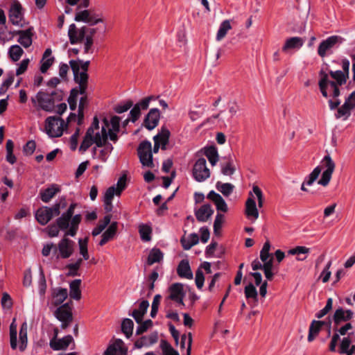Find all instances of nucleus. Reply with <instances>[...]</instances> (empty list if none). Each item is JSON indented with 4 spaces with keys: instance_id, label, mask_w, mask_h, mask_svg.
<instances>
[{
    "instance_id": "38",
    "label": "nucleus",
    "mask_w": 355,
    "mask_h": 355,
    "mask_svg": "<svg viewBox=\"0 0 355 355\" xmlns=\"http://www.w3.org/2000/svg\"><path fill=\"white\" fill-rule=\"evenodd\" d=\"M139 232L141 239L144 241H149L151 240L152 228L146 224H140L139 225Z\"/></svg>"
},
{
    "instance_id": "34",
    "label": "nucleus",
    "mask_w": 355,
    "mask_h": 355,
    "mask_svg": "<svg viewBox=\"0 0 355 355\" xmlns=\"http://www.w3.org/2000/svg\"><path fill=\"white\" fill-rule=\"evenodd\" d=\"M19 337V349L21 352H24L27 347V343H28L27 324L26 322H24L21 326Z\"/></svg>"
},
{
    "instance_id": "4",
    "label": "nucleus",
    "mask_w": 355,
    "mask_h": 355,
    "mask_svg": "<svg viewBox=\"0 0 355 355\" xmlns=\"http://www.w3.org/2000/svg\"><path fill=\"white\" fill-rule=\"evenodd\" d=\"M137 155L143 166L150 168L155 166L153 160L152 145L149 141L144 140L139 144Z\"/></svg>"
},
{
    "instance_id": "50",
    "label": "nucleus",
    "mask_w": 355,
    "mask_h": 355,
    "mask_svg": "<svg viewBox=\"0 0 355 355\" xmlns=\"http://www.w3.org/2000/svg\"><path fill=\"white\" fill-rule=\"evenodd\" d=\"M235 171L236 168L232 159H229L225 164L221 166V173L224 175H232L234 173Z\"/></svg>"
},
{
    "instance_id": "54",
    "label": "nucleus",
    "mask_w": 355,
    "mask_h": 355,
    "mask_svg": "<svg viewBox=\"0 0 355 355\" xmlns=\"http://www.w3.org/2000/svg\"><path fill=\"white\" fill-rule=\"evenodd\" d=\"M133 105V102L131 100L127 101L123 104L117 105L114 107V111L118 114H121L128 111Z\"/></svg>"
},
{
    "instance_id": "48",
    "label": "nucleus",
    "mask_w": 355,
    "mask_h": 355,
    "mask_svg": "<svg viewBox=\"0 0 355 355\" xmlns=\"http://www.w3.org/2000/svg\"><path fill=\"white\" fill-rule=\"evenodd\" d=\"M113 148H114L112 145L110 143H108L103 147V149L100 150L98 158L103 162H106L110 153H111Z\"/></svg>"
},
{
    "instance_id": "55",
    "label": "nucleus",
    "mask_w": 355,
    "mask_h": 355,
    "mask_svg": "<svg viewBox=\"0 0 355 355\" xmlns=\"http://www.w3.org/2000/svg\"><path fill=\"white\" fill-rule=\"evenodd\" d=\"M93 144L94 139L84 137L78 150L81 153H84L92 146Z\"/></svg>"
},
{
    "instance_id": "6",
    "label": "nucleus",
    "mask_w": 355,
    "mask_h": 355,
    "mask_svg": "<svg viewBox=\"0 0 355 355\" xmlns=\"http://www.w3.org/2000/svg\"><path fill=\"white\" fill-rule=\"evenodd\" d=\"M193 177L198 182H204L210 177V171L207 166L206 159L203 157L199 158L193 167Z\"/></svg>"
},
{
    "instance_id": "51",
    "label": "nucleus",
    "mask_w": 355,
    "mask_h": 355,
    "mask_svg": "<svg viewBox=\"0 0 355 355\" xmlns=\"http://www.w3.org/2000/svg\"><path fill=\"white\" fill-rule=\"evenodd\" d=\"M70 220L71 218L69 217H67L66 215L62 214V216L56 220L57 225L60 230H67L69 226Z\"/></svg>"
},
{
    "instance_id": "19",
    "label": "nucleus",
    "mask_w": 355,
    "mask_h": 355,
    "mask_svg": "<svg viewBox=\"0 0 355 355\" xmlns=\"http://www.w3.org/2000/svg\"><path fill=\"white\" fill-rule=\"evenodd\" d=\"M33 27H30L26 30H21L16 31V34L19 35L17 42L21 44L24 48H28L33 42L32 36Z\"/></svg>"
},
{
    "instance_id": "36",
    "label": "nucleus",
    "mask_w": 355,
    "mask_h": 355,
    "mask_svg": "<svg viewBox=\"0 0 355 355\" xmlns=\"http://www.w3.org/2000/svg\"><path fill=\"white\" fill-rule=\"evenodd\" d=\"M111 220V215H106L103 220L98 222L97 226L93 230L92 234L94 236L100 234L103 230L109 225Z\"/></svg>"
},
{
    "instance_id": "42",
    "label": "nucleus",
    "mask_w": 355,
    "mask_h": 355,
    "mask_svg": "<svg viewBox=\"0 0 355 355\" xmlns=\"http://www.w3.org/2000/svg\"><path fill=\"white\" fill-rule=\"evenodd\" d=\"M232 26L228 20H225L224 21H223L216 35V40L218 41H220L222 39H223L225 37L227 31L230 30Z\"/></svg>"
},
{
    "instance_id": "11",
    "label": "nucleus",
    "mask_w": 355,
    "mask_h": 355,
    "mask_svg": "<svg viewBox=\"0 0 355 355\" xmlns=\"http://www.w3.org/2000/svg\"><path fill=\"white\" fill-rule=\"evenodd\" d=\"M126 176L122 175L117 181L116 185L109 187L105 191L104 200H112L114 196L119 197L121 192L126 188Z\"/></svg>"
},
{
    "instance_id": "37",
    "label": "nucleus",
    "mask_w": 355,
    "mask_h": 355,
    "mask_svg": "<svg viewBox=\"0 0 355 355\" xmlns=\"http://www.w3.org/2000/svg\"><path fill=\"white\" fill-rule=\"evenodd\" d=\"M216 187L225 197H228L233 191L234 186L231 183H222L218 182Z\"/></svg>"
},
{
    "instance_id": "45",
    "label": "nucleus",
    "mask_w": 355,
    "mask_h": 355,
    "mask_svg": "<svg viewBox=\"0 0 355 355\" xmlns=\"http://www.w3.org/2000/svg\"><path fill=\"white\" fill-rule=\"evenodd\" d=\"M55 318L60 320H73V315L71 310H62L59 312V309H57L54 313Z\"/></svg>"
},
{
    "instance_id": "35",
    "label": "nucleus",
    "mask_w": 355,
    "mask_h": 355,
    "mask_svg": "<svg viewBox=\"0 0 355 355\" xmlns=\"http://www.w3.org/2000/svg\"><path fill=\"white\" fill-rule=\"evenodd\" d=\"M320 322H318V320H313L309 329V335L307 340L309 342H312L315 338L318 336L319 332L321 330V327L320 326Z\"/></svg>"
},
{
    "instance_id": "41",
    "label": "nucleus",
    "mask_w": 355,
    "mask_h": 355,
    "mask_svg": "<svg viewBox=\"0 0 355 355\" xmlns=\"http://www.w3.org/2000/svg\"><path fill=\"white\" fill-rule=\"evenodd\" d=\"M10 58L14 61H18L22 54L24 53L23 49L19 45H12L10 47L8 51Z\"/></svg>"
},
{
    "instance_id": "9",
    "label": "nucleus",
    "mask_w": 355,
    "mask_h": 355,
    "mask_svg": "<svg viewBox=\"0 0 355 355\" xmlns=\"http://www.w3.org/2000/svg\"><path fill=\"white\" fill-rule=\"evenodd\" d=\"M78 69L73 68V80L74 82L78 85V87H76L73 88L71 90H74L76 92V98H78V96L79 94L83 96H87V89L88 87V80L89 75H86L85 73H82L79 77L77 76Z\"/></svg>"
},
{
    "instance_id": "43",
    "label": "nucleus",
    "mask_w": 355,
    "mask_h": 355,
    "mask_svg": "<svg viewBox=\"0 0 355 355\" xmlns=\"http://www.w3.org/2000/svg\"><path fill=\"white\" fill-rule=\"evenodd\" d=\"M351 112L352 110L348 107L347 105L344 103L343 105L338 108L335 117L337 119L343 117V120H347L351 115Z\"/></svg>"
},
{
    "instance_id": "33",
    "label": "nucleus",
    "mask_w": 355,
    "mask_h": 355,
    "mask_svg": "<svg viewBox=\"0 0 355 355\" xmlns=\"http://www.w3.org/2000/svg\"><path fill=\"white\" fill-rule=\"evenodd\" d=\"M164 257V254L159 248H153L148 254L147 259V263L149 266L153 265L155 263L160 262Z\"/></svg>"
},
{
    "instance_id": "53",
    "label": "nucleus",
    "mask_w": 355,
    "mask_h": 355,
    "mask_svg": "<svg viewBox=\"0 0 355 355\" xmlns=\"http://www.w3.org/2000/svg\"><path fill=\"white\" fill-rule=\"evenodd\" d=\"M137 327L136 330L137 335H141L148 330L153 325V321L151 320H146L144 322H141Z\"/></svg>"
},
{
    "instance_id": "60",
    "label": "nucleus",
    "mask_w": 355,
    "mask_h": 355,
    "mask_svg": "<svg viewBox=\"0 0 355 355\" xmlns=\"http://www.w3.org/2000/svg\"><path fill=\"white\" fill-rule=\"evenodd\" d=\"M54 62V58H49L47 59L41 60V67H40V71L42 73H45L48 69L51 67V66L53 64Z\"/></svg>"
},
{
    "instance_id": "29",
    "label": "nucleus",
    "mask_w": 355,
    "mask_h": 355,
    "mask_svg": "<svg viewBox=\"0 0 355 355\" xmlns=\"http://www.w3.org/2000/svg\"><path fill=\"white\" fill-rule=\"evenodd\" d=\"M60 192V187L58 184H51L49 187L42 189L40 195L41 200H51L55 196V195Z\"/></svg>"
},
{
    "instance_id": "18",
    "label": "nucleus",
    "mask_w": 355,
    "mask_h": 355,
    "mask_svg": "<svg viewBox=\"0 0 355 355\" xmlns=\"http://www.w3.org/2000/svg\"><path fill=\"white\" fill-rule=\"evenodd\" d=\"M214 214V209L209 204L202 205L199 209H195V216L199 222H206Z\"/></svg>"
},
{
    "instance_id": "14",
    "label": "nucleus",
    "mask_w": 355,
    "mask_h": 355,
    "mask_svg": "<svg viewBox=\"0 0 355 355\" xmlns=\"http://www.w3.org/2000/svg\"><path fill=\"white\" fill-rule=\"evenodd\" d=\"M159 118V110L157 108H152L145 116L143 125L148 130H152L157 126Z\"/></svg>"
},
{
    "instance_id": "26",
    "label": "nucleus",
    "mask_w": 355,
    "mask_h": 355,
    "mask_svg": "<svg viewBox=\"0 0 355 355\" xmlns=\"http://www.w3.org/2000/svg\"><path fill=\"white\" fill-rule=\"evenodd\" d=\"M118 224L116 222L112 223L108 228L102 234V239L99 242L101 246L106 244L110 240L112 239L117 231Z\"/></svg>"
},
{
    "instance_id": "2",
    "label": "nucleus",
    "mask_w": 355,
    "mask_h": 355,
    "mask_svg": "<svg viewBox=\"0 0 355 355\" xmlns=\"http://www.w3.org/2000/svg\"><path fill=\"white\" fill-rule=\"evenodd\" d=\"M335 167L336 164L332 160L331 156L327 154L322 159L321 166H316L305 178L302 184L301 189L304 191H307L305 186H311L313 184V183L318 178L321 173L322 168H325L326 169L322 173L321 178L318 180V183L324 187L327 186L331 180Z\"/></svg>"
},
{
    "instance_id": "46",
    "label": "nucleus",
    "mask_w": 355,
    "mask_h": 355,
    "mask_svg": "<svg viewBox=\"0 0 355 355\" xmlns=\"http://www.w3.org/2000/svg\"><path fill=\"white\" fill-rule=\"evenodd\" d=\"M78 28L75 24H71L69 27L68 36L69 38L70 43L71 44H76L78 43Z\"/></svg>"
},
{
    "instance_id": "32",
    "label": "nucleus",
    "mask_w": 355,
    "mask_h": 355,
    "mask_svg": "<svg viewBox=\"0 0 355 355\" xmlns=\"http://www.w3.org/2000/svg\"><path fill=\"white\" fill-rule=\"evenodd\" d=\"M204 154L212 166L216 165L218 161V153L215 146H211L205 148Z\"/></svg>"
},
{
    "instance_id": "13",
    "label": "nucleus",
    "mask_w": 355,
    "mask_h": 355,
    "mask_svg": "<svg viewBox=\"0 0 355 355\" xmlns=\"http://www.w3.org/2000/svg\"><path fill=\"white\" fill-rule=\"evenodd\" d=\"M9 19L13 25L20 26L23 27L20 22L24 19V14L22 12V6L18 1H15L9 10Z\"/></svg>"
},
{
    "instance_id": "40",
    "label": "nucleus",
    "mask_w": 355,
    "mask_h": 355,
    "mask_svg": "<svg viewBox=\"0 0 355 355\" xmlns=\"http://www.w3.org/2000/svg\"><path fill=\"white\" fill-rule=\"evenodd\" d=\"M160 348L163 355H180L179 352L173 349L171 345L165 340H161Z\"/></svg>"
},
{
    "instance_id": "59",
    "label": "nucleus",
    "mask_w": 355,
    "mask_h": 355,
    "mask_svg": "<svg viewBox=\"0 0 355 355\" xmlns=\"http://www.w3.org/2000/svg\"><path fill=\"white\" fill-rule=\"evenodd\" d=\"M223 220V215L218 213L216 216L214 223V234L216 235L219 234L220 230L222 226Z\"/></svg>"
},
{
    "instance_id": "30",
    "label": "nucleus",
    "mask_w": 355,
    "mask_h": 355,
    "mask_svg": "<svg viewBox=\"0 0 355 355\" xmlns=\"http://www.w3.org/2000/svg\"><path fill=\"white\" fill-rule=\"evenodd\" d=\"M81 279H76L69 284V295L71 298L79 300L81 298V291L80 289Z\"/></svg>"
},
{
    "instance_id": "21",
    "label": "nucleus",
    "mask_w": 355,
    "mask_h": 355,
    "mask_svg": "<svg viewBox=\"0 0 355 355\" xmlns=\"http://www.w3.org/2000/svg\"><path fill=\"white\" fill-rule=\"evenodd\" d=\"M158 340V334L157 332H153L149 336H141L137 339L135 343L136 348L140 349L143 347H150Z\"/></svg>"
},
{
    "instance_id": "5",
    "label": "nucleus",
    "mask_w": 355,
    "mask_h": 355,
    "mask_svg": "<svg viewBox=\"0 0 355 355\" xmlns=\"http://www.w3.org/2000/svg\"><path fill=\"white\" fill-rule=\"evenodd\" d=\"M60 204H55L52 207H42L37 209L35 213V218L42 225L48 223L53 216L60 214Z\"/></svg>"
},
{
    "instance_id": "31",
    "label": "nucleus",
    "mask_w": 355,
    "mask_h": 355,
    "mask_svg": "<svg viewBox=\"0 0 355 355\" xmlns=\"http://www.w3.org/2000/svg\"><path fill=\"white\" fill-rule=\"evenodd\" d=\"M96 28H91L89 30V33L86 35L84 42V53H93L92 46L94 44L93 37L96 33Z\"/></svg>"
},
{
    "instance_id": "61",
    "label": "nucleus",
    "mask_w": 355,
    "mask_h": 355,
    "mask_svg": "<svg viewBox=\"0 0 355 355\" xmlns=\"http://www.w3.org/2000/svg\"><path fill=\"white\" fill-rule=\"evenodd\" d=\"M76 92L71 90L70 95L68 98V103L71 110L74 111L77 107V98H76Z\"/></svg>"
},
{
    "instance_id": "28",
    "label": "nucleus",
    "mask_w": 355,
    "mask_h": 355,
    "mask_svg": "<svg viewBox=\"0 0 355 355\" xmlns=\"http://www.w3.org/2000/svg\"><path fill=\"white\" fill-rule=\"evenodd\" d=\"M170 135V131L165 127H162L161 132L154 136L153 140L155 141L156 139L158 143L161 145V148L162 150H166V145L169 141Z\"/></svg>"
},
{
    "instance_id": "52",
    "label": "nucleus",
    "mask_w": 355,
    "mask_h": 355,
    "mask_svg": "<svg viewBox=\"0 0 355 355\" xmlns=\"http://www.w3.org/2000/svg\"><path fill=\"white\" fill-rule=\"evenodd\" d=\"M270 249V243L268 241H267L260 252V259L262 261H267L269 258L271 257V254L269 253Z\"/></svg>"
},
{
    "instance_id": "39",
    "label": "nucleus",
    "mask_w": 355,
    "mask_h": 355,
    "mask_svg": "<svg viewBox=\"0 0 355 355\" xmlns=\"http://www.w3.org/2000/svg\"><path fill=\"white\" fill-rule=\"evenodd\" d=\"M134 327L133 321L129 318H125L121 323V331L127 338H130L132 334Z\"/></svg>"
},
{
    "instance_id": "25",
    "label": "nucleus",
    "mask_w": 355,
    "mask_h": 355,
    "mask_svg": "<svg viewBox=\"0 0 355 355\" xmlns=\"http://www.w3.org/2000/svg\"><path fill=\"white\" fill-rule=\"evenodd\" d=\"M37 101L38 103V107L48 112H52L51 104L49 103V94L40 91L36 94Z\"/></svg>"
},
{
    "instance_id": "63",
    "label": "nucleus",
    "mask_w": 355,
    "mask_h": 355,
    "mask_svg": "<svg viewBox=\"0 0 355 355\" xmlns=\"http://www.w3.org/2000/svg\"><path fill=\"white\" fill-rule=\"evenodd\" d=\"M130 120L135 123L141 116V110L137 104H135L130 112Z\"/></svg>"
},
{
    "instance_id": "49",
    "label": "nucleus",
    "mask_w": 355,
    "mask_h": 355,
    "mask_svg": "<svg viewBox=\"0 0 355 355\" xmlns=\"http://www.w3.org/2000/svg\"><path fill=\"white\" fill-rule=\"evenodd\" d=\"M87 240L88 239L85 238V239H79L78 241L80 254L85 260H88L89 258L87 250Z\"/></svg>"
},
{
    "instance_id": "22",
    "label": "nucleus",
    "mask_w": 355,
    "mask_h": 355,
    "mask_svg": "<svg viewBox=\"0 0 355 355\" xmlns=\"http://www.w3.org/2000/svg\"><path fill=\"white\" fill-rule=\"evenodd\" d=\"M68 297V291L64 288H55L52 291V304L55 306H60Z\"/></svg>"
},
{
    "instance_id": "44",
    "label": "nucleus",
    "mask_w": 355,
    "mask_h": 355,
    "mask_svg": "<svg viewBox=\"0 0 355 355\" xmlns=\"http://www.w3.org/2000/svg\"><path fill=\"white\" fill-rule=\"evenodd\" d=\"M244 293L247 299L252 298L255 301H257L258 293L256 287L252 283H250L245 287Z\"/></svg>"
},
{
    "instance_id": "3",
    "label": "nucleus",
    "mask_w": 355,
    "mask_h": 355,
    "mask_svg": "<svg viewBox=\"0 0 355 355\" xmlns=\"http://www.w3.org/2000/svg\"><path fill=\"white\" fill-rule=\"evenodd\" d=\"M45 123V131L50 137H61L68 125L62 119L55 116L47 117Z\"/></svg>"
},
{
    "instance_id": "23",
    "label": "nucleus",
    "mask_w": 355,
    "mask_h": 355,
    "mask_svg": "<svg viewBox=\"0 0 355 355\" xmlns=\"http://www.w3.org/2000/svg\"><path fill=\"white\" fill-rule=\"evenodd\" d=\"M244 213L247 218L254 223L259 218V211L256 201H245Z\"/></svg>"
},
{
    "instance_id": "17",
    "label": "nucleus",
    "mask_w": 355,
    "mask_h": 355,
    "mask_svg": "<svg viewBox=\"0 0 355 355\" xmlns=\"http://www.w3.org/2000/svg\"><path fill=\"white\" fill-rule=\"evenodd\" d=\"M169 298L171 300L175 301L178 303L184 304L183 297L184 293L183 291V285L181 283L173 284L169 288Z\"/></svg>"
},
{
    "instance_id": "64",
    "label": "nucleus",
    "mask_w": 355,
    "mask_h": 355,
    "mask_svg": "<svg viewBox=\"0 0 355 355\" xmlns=\"http://www.w3.org/2000/svg\"><path fill=\"white\" fill-rule=\"evenodd\" d=\"M345 103L347 105L351 110L355 108V90L346 98Z\"/></svg>"
},
{
    "instance_id": "27",
    "label": "nucleus",
    "mask_w": 355,
    "mask_h": 355,
    "mask_svg": "<svg viewBox=\"0 0 355 355\" xmlns=\"http://www.w3.org/2000/svg\"><path fill=\"white\" fill-rule=\"evenodd\" d=\"M89 63H90L89 61L84 62L83 60H80V59H78L77 60H71L69 61V65H70L72 71H73V67H73L74 69H75V68L78 69L77 76L78 77L82 73L88 75L87 71L89 69Z\"/></svg>"
},
{
    "instance_id": "56",
    "label": "nucleus",
    "mask_w": 355,
    "mask_h": 355,
    "mask_svg": "<svg viewBox=\"0 0 355 355\" xmlns=\"http://www.w3.org/2000/svg\"><path fill=\"white\" fill-rule=\"evenodd\" d=\"M161 298L162 296L159 294L155 295L154 297L150 311V316L152 318H155L157 313Z\"/></svg>"
},
{
    "instance_id": "57",
    "label": "nucleus",
    "mask_w": 355,
    "mask_h": 355,
    "mask_svg": "<svg viewBox=\"0 0 355 355\" xmlns=\"http://www.w3.org/2000/svg\"><path fill=\"white\" fill-rule=\"evenodd\" d=\"M195 282L197 288L198 289H201L204 285L205 277L203 272L200 268H198L196 272Z\"/></svg>"
},
{
    "instance_id": "1",
    "label": "nucleus",
    "mask_w": 355,
    "mask_h": 355,
    "mask_svg": "<svg viewBox=\"0 0 355 355\" xmlns=\"http://www.w3.org/2000/svg\"><path fill=\"white\" fill-rule=\"evenodd\" d=\"M329 73L334 80H330L329 74L323 70H320L319 72L320 80L318 81V86L320 91L323 97L328 98L329 95L327 90L328 87L330 86L333 90L331 96L332 98L338 97L340 95V86L345 85L349 77L346 76L340 70H330Z\"/></svg>"
},
{
    "instance_id": "20",
    "label": "nucleus",
    "mask_w": 355,
    "mask_h": 355,
    "mask_svg": "<svg viewBox=\"0 0 355 355\" xmlns=\"http://www.w3.org/2000/svg\"><path fill=\"white\" fill-rule=\"evenodd\" d=\"M177 273L181 278L193 279V275L188 259H184L180 261L177 268Z\"/></svg>"
},
{
    "instance_id": "15",
    "label": "nucleus",
    "mask_w": 355,
    "mask_h": 355,
    "mask_svg": "<svg viewBox=\"0 0 355 355\" xmlns=\"http://www.w3.org/2000/svg\"><path fill=\"white\" fill-rule=\"evenodd\" d=\"M354 315V313L352 310H344L341 307L337 309L332 316L334 326H339L342 322H348Z\"/></svg>"
},
{
    "instance_id": "8",
    "label": "nucleus",
    "mask_w": 355,
    "mask_h": 355,
    "mask_svg": "<svg viewBox=\"0 0 355 355\" xmlns=\"http://www.w3.org/2000/svg\"><path fill=\"white\" fill-rule=\"evenodd\" d=\"M343 38L338 35H333L327 37L326 40H322L318 49V55L324 58L327 53L336 45L343 43Z\"/></svg>"
},
{
    "instance_id": "10",
    "label": "nucleus",
    "mask_w": 355,
    "mask_h": 355,
    "mask_svg": "<svg viewBox=\"0 0 355 355\" xmlns=\"http://www.w3.org/2000/svg\"><path fill=\"white\" fill-rule=\"evenodd\" d=\"M96 14L93 12L92 10H84L76 12L74 19L76 21L87 23L89 26H94L103 21L102 18H98Z\"/></svg>"
},
{
    "instance_id": "7",
    "label": "nucleus",
    "mask_w": 355,
    "mask_h": 355,
    "mask_svg": "<svg viewBox=\"0 0 355 355\" xmlns=\"http://www.w3.org/2000/svg\"><path fill=\"white\" fill-rule=\"evenodd\" d=\"M75 242L67 237H64L58 243V248L59 253L56 256V259H67L70 257L73 252L75 247Z\"/></svg>"
},
{
    "instance_id": "24",
    "label": "nucleus",
    "mask_w": 355,
    "mask_h": 355,
    "mask_svg": "<svg viewBox=\"0 0 355 355\" xmlns=\"http://www.w3.org/2000/svg\"><path fill=\"white\" fill-rule=\"evenodd\" d=\"M305 40L304 38L300 37H290L286 40L282 47V51H287L290 49H299L303 46Z\"/></svg>"
},
{
    "instance_id": "47",
    "label": "nucleus",
    "mask_w": 355,
    "mask_h": 355,
    "mask_svg": "<svg viewBox=\"0 0 355 355\" xmlns=\"http://www.w3.org/2000/svg\"><path fill=\"white\" fill-rule=\"evenodd\" d=\"M333 306V299L329 297L327 299L325 306L315 313V317L320 319L325 316L331 309Z\"/></svg>"
},
{
    "instance_id": "62",
    "label": "nucleus",
    "mask_w": 355,
    "mask_h": 355,
    "mask_svg": "<svg viewBox=\"0 0 355 355\" xmlns=\"http://www.w3.org/2000/svg\"><path fill=\"white\" fill-rule=\"evenodd\" d=\"M36 148L35 141H28L24 146V153L27 155H31L33 153Z\"/></svg>"
},
{
    "instance_id": "16",
    "label": "nucleus",
    "mask_w": 355,
    "mask_h": 355,
    "mask_svg": "<svg viewBox=\"0 0 355 355\" xmlns=\"http://www.w3.org/2000/svg\"><path fill=\"white\" fill-rule=\"evenodd\" d=\"M73 340V337L71 335L60 339L51 338L49 345L52 349L55 351L64 350Z\"/></svg>"
},
{
    "instance_id": "12",
    "label": "nucleus",
    "mask_w": 355,
    "mask_h": 355,
    "mask_svg": "<svg viewBox=\"0 0 355 355\" xmlns=\"http://www.w3.org/2000/svg\"><path fill=\"white\" fill-rule=\"evenodd\" d=\"M128 348L121 339L116 338L110 343L103 355H127Z\"/></svg>"
},
{
    "instance_id": "58",
    "label": "nucleus",
    "mask_w": 355,
    "mask_h": 355,
    "mask_svg": "<svg viewBox=\"0 0 355 355\" xmlns=\"http://www.w3.org/2000/svg\"><path fill=\"white\" fill-rule=\"evenodd\" d=\"M352 342V341L349 336L344 337L340 344L339 353L344 354L345 352H347V349H349Z\"/></svg>"
}]
</instances>
